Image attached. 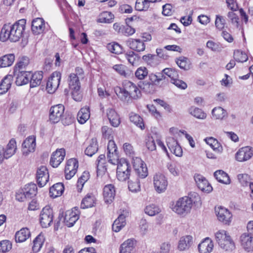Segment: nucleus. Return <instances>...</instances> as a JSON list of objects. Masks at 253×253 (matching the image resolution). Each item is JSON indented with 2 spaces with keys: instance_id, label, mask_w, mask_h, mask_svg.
Returning a JSON list of instances; mask_svg holds the SVG:
<instances>
[{
  "instance_id": "obj_18",
  "label": "nucleus",
  "mask_w": 253,
  "mask_h": 253,
  "mask_svg": "<svg viewBox=\"0 0 253 253\" xmlns=\"http://www.w3.org/2000/svg\"><path fill=\"white\" fill-rule=\"evenodd\" d=\"M103 198L105 203L110 204L113 202L116 195V188L114 185L109 184L103 188Z\"/></svg>"
},
{
  "instance_id": "obj_10",
  "label": "nucleus",
  "mask_w": 253,
  "mask_h": 253,
  "mask_svg": "<svg viewBox=\"0 0 253 253\" xmlns=\"http://www.w3.org/2000/svg\"><path fill=\"white\" fill-rule=\"evenodd\" d=\"M133 167L138 177L144 178L148 175V170L146 164L140 158L136 157L133 159Z\"/></svg>"
},
{
  "instance_id": "obj_44",
  "label": "nucleus",
  "mask_w": 253,
  "mask_h": 253,
  "mask_svg": "<svg viewBox=\"0 0 253 253\" xmlns=\"http://www.w3.org/2000/svg\"><path fill=\"white\" fill-rule=\"evenodd\" d=\"M28 199H31L37 194V187L35 184L30 183L25 185L23 189Z\"/></svg>"
},
{
  "instance_id": "obj_52",
  "label": "nucleus",
  "mask_w": 253,
  "mask_h": 253,
  "mask_svg": "<svg viewBox=\"0 0 253 253\" xmlns=\"http://www.w3.org/2000/svg\"><path fill=\"white\" fill-rule=\"evenodd\" d=\"M114 90L118 97L122 100H126L127 98L130 97L124 86L123 87L116 86Z\"/></svg>"
},
{
  "instance_id": "obj_9",
  "label": "nucleus",
  "mask_w": 253,
  "mask_h": 253,
  "mask_svg": "<svg viewBox=\"0 0 253 253\" xmlns=\"http://www.w3.org/2000/svg\"><path fill=\"white\" fill-rule=\"evenodd\" d=\"M64 106L61 104L52 106L49 111V120L52 123L59 122L63 116Z\"/></svg>"
},
{
  "instance_id": "obj_8",
  "label": "nucleus",
  "mask_w": 253,
  "mask_h": 253,
  "mask_svg": "<svg viewBox=\"0 0 253 253\" xmlns=\"http://www.w3.org/2000/svg\"><path fill=\"white\" fill-rule=\"evenodd\" d=\"M61 78V74L59 72H54L49 78L47 84L46 89L49 93H52L58 87L60 80Z\"/></svg>"
},
{
  "instance_id": "obj_30",
  "label": "nucleus",
  "mask_w": 253,
  "mask_h": 253,
  "mask_svg": "<svg viewBox=\"0 0 253 253\" xmlns=\"http://www.w3.org/2000/svg\"><path fill=\"white\" fill-rule=\"evenodd\" d=\"M135 240L129 239L124 242L121 246L120 253H133Z\"/></svg>"
},
{
  "instance_id": "obj_47",
  "label": "nucleus",
  "mask_w": 253,
  "mask_h": 253,
  "mask_svg": "<svg viewBox=\"0 0 253 253\" xmlns=\"http://www.w3.org/2000/svg\"><path fill=\"white\" fill-rule=\"evenodd\" d=\"M130 121L134 123L138 127H140L141 129L144 128V125L143 122L142 118L137 114L134 113H131L129 114Z\"/></svg>"
},
{
  "instance_id": "obj_7",
  "label": "nucleus",
  "mask_w": 253,
  "mask_h": 253,
  "mask_svg": "<svg viewBox=\"0 0 253 253\" xmlns=\"http://www.w3.org/2000/svg\"><path fill=\"white\" fill-rule=\"evenodd\" d=\"M153 184L155 189L159 193L165 191L168 186V181L166 176L162 173L157 172L154 175Z\"/></svg>"
},
{
  "instance_id": "obj_43",
  "label": "nucleus",
  "mask_w": 253,
  "mask_h": 253,
  "mask_svg": "<svg viewBox=\"0 0 253 253\" xmlns=\"http://www.w3.org/2000/svg\"><path fill=\"white\" fill-rule=\"evenodd\" d=\"M222 244H218L219 247L223 251L227 252H232L235 248V244L233 239L226 240L225 241L222 242Z\"/></svg>"
},
{
  "instance_id": "obj_5",
  "label": "nucleus",
  "mask_w": 253,
  "mask_h": 253,
  "mask_svg": "<svg viewBox=\"0 0 253 253\" xmlns=\"http://www.w3.org/2000/svg\"><path fill=\"white\" fill-rule=\"evenodd\" d=\"M16 150V143L14 139H11L5 147L0 145V165L2 164L4 159L11 157Z\"/></svg>"
},
{
  "instance_id": "obj_31",
  "label": "nucleus",
  "mask_w": 253,
  "mask_h": 253,
  "mask_svg": "<svg viewBox=\"0 0 253 253\" xmlns=\"http://www.w3.org/2000/svg\"><path fill=\"white\" fill-rule=\"evenodd\" d=\"M126 214H126H121L118 218L114 221L112 225V229L114 231L118 232L125 226Z\"/></svg>"
},
{
  "instance_id": "obj_25",
  "label": "nucleus",
  "mask_w": 253,
  "mask_h": 253,
  "mask_svg": "<svg viewBox=\"0 0 253 253\" xmlns=\"http://www.w3.org/2000/svg\"><path fill=\"white\" fill-rule=\"evenodd\" d=\"M193 243V238L190 235L181 237L178 243L177 249L180 251L188 250Z\"/></svg>"
},
{
  "instance_id": "obj_64",
  "label": "nucleus",
  "mask_w": 253,
  "mask_h": 253,
  "mask_svg": "<svg viewBox=\"0 0 253 253\" xmlns=\"http://www.w3.org/2000/svg\"><path fill=\"white\" fill-rule=\"evenodd\" d=\"M171 249V245L170 242H164L160 245V251L159 253H170Z\"/></svg>"
},
{
  "instance_id": "obj_42",
  "label": "nucleus",
  "mask_w": 253,
  "mask_h": 253,
  "mask_svg": "<svg viewBox=\"0 0 253 253\" xmlns=\"http://www.w3.org/2000/svg\"><path fill=\"white\" fill-rule=\"evenodd\" d=\"M15 57L12 54L5 55L0 58V67L10 66L14 61Z\"/></svg>"
},
{
  "instance_id": "obj_29",
  "label": "nucleus",
  "mask_w": 253,
  "mask_h": 253,
  "mask_svg": "<svg viewBox=\"0 0 253 253\" xmlns=\"http://www.w3.org/2000/svg\"><path fill=\"white\" fill-rule=\"evenodd\" d=\"M44 29V22L42 18H37L33 20L32 23V30L33 32L36 34H40L43 31Z\"/></svg>"
},
{
  "instance_id": "obj_46",
  "label": "nucleus",
  "mask_w": 253,
  "mask_h": 253,
  "mask_svg": "<svg viewBox=\"0 0 253 253\" xmlns=\"http://www.w3.org/2000/svg\"><path fill=\"white\" fill-rule=\"evenodd\" d=\"M44 241L43 235L40 234L33 241V251L37 253L40 251Z\"/></svg>"
},
{
  "instance_id": "obj_35",
  "label": "nucleus",
  "mask_w": 253,
  "mask_h": 253,
  "mask_svg": "<svg viewBox=\"0 0 253 253\" xmlns=\"http://www.w3.org/2000/svg\"><path fill=\"white\" fill-rule=\"evenodd\" d=\"M12 78L13 77L11 75H8L6 76L1 81L0 84V94L6 92L10 88Z\"/></svg>"
},
{
  "instance_id": "obj_34",
  "label": "nucleus",
  "mask_w": 253,
  "mask_h": 253,
  "mask_svg": "<svg viewBox=\"0 0 253 253\" xmlns=\"http://www.w3.org/2000/svg\"><path fill=\"white\" fill-rule=\"evenodd\" d=\"M90 117L89 109L87 107L82 108L77 115V119L79 123L84 124Z\"/></svg>"
},
{
  "instance_id": "obj_23",
  "label": "nucleus",
  "mask_w": 253,
  "mask_h": 253,
  "mask_svg": "<svg viewBox=\"0 0 253 253\" xmlns=\"http://www.w3.org/2000/svg\"><path fill=\"white\" fill-rule=\"evenodd\" d=\"M242 247L247 252L253 251V237L249 234L244 233L240 238Z\"/></svg>"
},
{
  "instance_id": "obj_32",
  "label": "nucleus",
  "mask_w": 253,
  "mask_h": 253,
  "mask_svg": "<svg viewBox=\"0 0 253 253\" xmlns=\"http://www.w3.org/2000/svg\"><path fill=\"white\" fill-rule=\"evenodd\" d=\"M98 150V145L96 138L91 139L87 147L86 148L84 153L85 155L91 157L95 154Z\"/></svg>"
},
{
  "instance_id": "obj_14",
  "label": "nucleus",
  "mask_w": 253,
  "mask_h": 253,
  "mask_svg": "<svg viewBox=\"0 0 253 253\" xmlns=\"http://www.w3.org/2000/svg\"><path fill=\"white\" fill-rule=\"evenodd\" d=\"M36 146V137L34 135L29 136L22 143V151L23 154L27 156L30 153L34 152Z\"/></svg>"
},
{
  "instance_id": "obj_57",
  "label": "nucleus",
  "mask_w": 253,
  "mask_h": 253,
  "mask_svg": "<svg viewBox=\"0 0 253 253\" xmlns=\"http://www.w3.org/2000/svg\"><path fill=\"white\" fill-rule=\"evenodd\" d=\"M160 212L159 208L154 204L148 205L145 209V212L150 216H154Z\"/></svg>"
},
{
  "instance_id": "obj_16",
  "label": "nucleus",
  "mask_w": 253,
  "mask_h": 253,
  "mask_svg": "<svg viewBox=\"0 0 253 253\" xmlns=\"http://www.w3.org/2000/svg\"><path fill=\"white\" fill-rule=\"evenodd\" d=\"M253 156V150L249 146L240 148L235 154L236 160L240 162L247 161Z\"/></svg>"
},
{
  "instance_id": "obj_20",
  "label": "nucleus",
  "mask_w": 253,
  "mask_h": 253,
  "mask_svg": "<svg viewBox=\"0 0 253 253\" xmlns=\"http://www.w3.org/2000/svg\"><path fill=\"white\" fill-rule=\"evenodd\" d=\"M167 144L169 150L172 153L177 157L182 156V148L176 139L173 137H168L167 139Z\"/></svg>"
},
{
  "instance_id": "obj_51",
  "label": "nucleus",
  "mask_w": 253,
  "mask_h": 253,
  "mask_svg": "<svg viewBox=\"0 0 253 253\" xmlns=\"http://www.w3.org/2000/svg\"><path fill=\"white\" fill-rule=\"evenodd\" d=\"M237 177L239 182L243 186H247L249 185L250 187L251 184H253L251 182V179L250 175L246 173L239 174L238 175Z\"/></svg>"
},
{
  "instance_id": "obj_48",
  "label": "nucleus",
  "mask_w": 253,
  "mask_h": 253,
  "mask_svg": "<svg viewBox=\"0 0 253 253\" xmlns=\"http://www.w3.org/2000/svg\"><path fill=\"white\" fill-rule=\"evenodd\" d=\"M189 113L199 119H205L206 118V114L201 109L198 108L191 107L189 109Z\"/></svg>"
},
{
  "instance_id": "obj_63",
  "label": "nucleus",
  "mask_w": 253,
  "mask_h": 253,
  "mask_svg": "<svg viewBox=\"0 0 253 253\" xmlns=\"http://www.w3.org/2000/svg\"><path fill=\"white\" fill-rule=\"evenodd\" d=\"M188 197L189 199L191 201V205L192 206L193 204L197 206L201 205V198L198 193L196 192L191 193Z\"/></svg>"
},
{
  "instance_id": "obj_38",
  "label": "nucleus",
  "mask_w": 253,
  "mask_h": 253,
  "mask_svg": "<svg viewBox=\"0 0 253 253\" xmlns=\"http://www.w3.org/2000/svg\"><path fill=\"white\" fill-rule=\"evenodd\" d=\"M114 15L109 11H104L101 13L97 18L98 23H111L113 21Z\"/></svg>"
},
{
  "instance_id": "obj_53",
  "label": "nucleus",
  "mask_w": 253,
  "mask_h": 253,
  "mask_svg": "<svg viewBox=\"0 0 253 253\" xmlns=\"http://www.w3.org/2000/svg\"><path fill=\"white\" fill-rule=\"evenodd\" d=\"M163 73L170 79V82L179 78L177 71L173 68H166L163 70Z\"/></svg>"
},
{
  "instance_id": "obj_15",
  "label": "nucleus",
  "mask_w": 253,
  "mask_h": 253,
  "mask_svg": "<svg viewBox=\"0 0 253 253\" xmlns=\"http://www.w3.org/2000/svg\"><path fill=\"white\" fill-rule=\"evenodd\" d=\"M78 166V162L76 159H70L67 161L65 168L66 179H70L73 177L77 172Z\"/></svg>"
},
{
  "instance_id": "obj_39",
  "label": "nucleus",
  "mask_w": 253,
  "mask_h": 253,
  "mask_svg": "<svg viewBox=\"0 0 253 253\" xmlns=\"http://www.w3.org/2000/svg\"><path fill=\"white\" fill-rule=\"evenodd\" d=\"M214 176L218 181L220 183L229 184L230 179L228 175L222 170H218L214 173Z\"/></svg>"
},
{
  "instance_id": "obj_36",
  "label": "nucleus",
  "mask_w": 253,
  "mask_h": 253,
  "mask_svg": "<svg viewBox=\"0 0 253 253\" xmlns=\"http://www.w3.org/2000/svg\"><path fill=\"white\" fill-rule=\"evenodd\" d=\"M42 78V71L36 72L32 75L31 74L30 80L29 81L30 87H35L40 85Z\"/></svg>"
},
{
  "instance_id": "obj_49",
  "label": "nucleus",
  "mask_w": 253,
  "mask_h": 253,
  "mask_svg": "<svg viewBox=\"0 0 253 253\" xmlns=\"http://www.w3.org/2000/svg\"><path fill=\"white\" fill-rule=\"evenodd\" d=\"M128 188L131 192L136 193L140 191V184L139 180L135 178L134 180H129L128 182Z\"/></svg>"
},
{
  "instance_id": "obj_41",
  "label": "nucleus",
  "mask_w": 253,
  "mask_h": 253,
  "mask_svg": "<svg viewBox=\"0 0 253 253\" xmlns=\"http://www.w3.org/2000/svg\"><path fill=\"white\" fill-rule=\"evenodd\" d=\"M95 198L92 194H87L82 200L81 208H89L93 207L95 204Z\"/></svg>"
},
{
  "instance_id": "obj_62",
  "label": "nucleus",
  "mask_w": 253,
  "mask_h": 253,
  "mask_svg": "<svg viewBox=\"0 0 253 253\" xmlns=\"http://www.w3.org/2000/svg\"><path fill=\"white\" fill-rule=\"evenodd\" d=\"M225 20L221 16L217 15L215 21V25L216 28L221 31L223 29L225 25Z\"/></svg>"
},
{
  "instance_id": "obj_40",
  "label": "nucleus",
  "mask_w": 253,
  "mask_h": 253,
  "mask_svg": "<svg viewBox=\"0 0 253 253\" xmlns=\"http://www.w3.org/2000/svg\"><path fill=\"white\" fill-rule=\"evenodd\" d=\"M215 238L218 244H222L226 240L231 239V237L227 231L224 230H219L215 233Z\"/></svg>"
},
{
  "instance_id": "obj_58",
  "label": "nucleus",
  "mask_w": 253,
  "mask_h": 253,
  "mask_svg": "<svg viewBox=\"0 0 253 253\" xmlns=\"http://www.w3.org/2000/svg\"><path fill=\"white\" fill-rule=\"evenodd\" d=\"M29 63V58L27 57H23L16 65L14 69H17V70L20 71H25L24 69L28 65Z\"/></svg>"
},
{
  "instance_id": "obj_4",
  "label": "nucleus",
  "mask_w": 253,
  "mask_h": 253,
  "mask_svg": "<svg viewBox=\"0 0 253 253\" xmlns=\"http://www.w3.org/2000/svg\"><path fill=\"white\" fill-rule=\"evenodd\" d=\"M130 166L129 163L125 159H121L118 164L117 177L120 181H125L130 175Z\"/></svg>"
},
{
  "instance_id": "obj_33",
  "label": "nucleus",
  "mask_w": 253,
  "mask_h": 253,
  "mask_svg": "<svg viewBox=\"0 0 253 253\" xmlns=\"http://www.w3.org/2000/svg\"><path fill=\"white\" fill-rule=\"evenodd\" d=\"M31 235L30 232L28 228H23L15 234V241L21 243L25 241Z\"/></svg>"
},
{
  "instance_id": "obj_28",
  "label": "nucleus",
  "mask_w": 253,
  "mask_h": 253,
  "mask_svg": "<svg viewBox=\"0 0 253 253\" xmlns=\"http://www.w3.org/2000/svg\"><path fill=\"white\" fill-rule=\"evenodd\" d=\"M97 174L103 175L107 171V163L106 161L105 156L101 154L99 156L96 160Z\"/></svg>"
},
{
  "instance_id": "obj_3",
  "label": "nucleus",
  "mask_w": 253,
  "mask_h": 253,
  "mask_svg": "<svg viewBox=\"0 0 253 253\" xmlns=\"http://www.w3.org/2000/svg\"><path fill=\"white\" fill-rule=\"evenodd\" d=\"M68 82L73 98L76 101H80L82 96L80 92L81 85L79 77L75 73H71L69 76Z\"/></svg>"
},
{
  "instance_id": "obj_56",
  "label": "nucleus",
  "mask_w": 253,
  "mask_h": 253,
  "mask_svg": "<svg viewBox=\"0 0 253 253\" xmlns=\"http://www.w3.org/2000/svg\"><path fill=\"white\" fill-rule=\"evenodd\" d=\"M107 48L110 52L115 54L121 53L123 50L122 46L116 42L108 44Z\"/></svg>"
},
{
  "instance_id": "obj_22",
  "label": "nucleus",
  "mask_w": 253,
  "mask_h": 253,
  "mask_svg": "<svg viewBox=\"0 0 253 253\" xmlns=\"http://www.w3.org/2000/svg\"><path fill=\"white\" fill-rule=\"evenodd\" d=\"M123 85L126 88V91L127 92L130 97L136 99L140 95V91L136 85L132 82L125 81L123 83Z\"/></svg>"
},
{
  "instance_id": "obj_24",
  "label": "nucleus",
  "mask_w": 253,
  "mask_h": 253,
  "mask_svg": "<svg viewBox=\"0 0 253 253\" xmlns=\"http://www.w3.org/2000/svg\"><path fill=\"white\" fill-rule=\"evenodd\" d=\"M126 45L132 50L137 52H142L145 49V44L140 39H129L126 42Z\"/></svg>"
},
{
  "instance_id": "obj_17",
  "label": "nucleus",
  "mask_w": 253,
  "mask_h": 253,
  "mask_svg": "<svg viewBox=\"0 0 253 253\" xmlns=\"http://www.w3.org/2000/svg\"><path fill=\"white\" fill-rule=\"evenodd\" d=\"M49 175L46 167L42 166L39 167L37 171V180L39 186H44L48 180Z\"/></svg>"
},
{
  "instance_id": "obj_45",
  "label": "nucleus",
  "mask_w": 253,
  "mask_h": 253,
  "mask_svg": "<svg viewBox=\"0 0 253 253\" xmlns=\"http://www.w3.org/2000/svg\"><path fill=\"white\" fill-rule=\"evenodd\" d=\"M211 114L215 119L222 120L227 116V111L221 107H214Z\"/></svg>"
},
{
  "instance_id": "obj_11",
  "label": "nucleus",
  "mask_w": 253,
  "mask_h": 253,
  "mask_svg": "<svg viewBox=\"0 0 253 253\" xmlns=\"http://www.w3.org/2000/svg\"><path fill=\"white\" fill-rule=\"evenodd\" d=\"M80 211L78 208H74L65 212L64 223L69 227L73 226L79 218Z\"/></svg>"
},
{
  "instance_id": "obj_55",
  "label": "nucleus",
  "mask_w": 253,
  "mask_h": 253,
  "mask_svg": "<svg viewBox=\"0 0 253 253\" xmlns=\"http://www.w3.org/2000/svg\"><path fill=\"white\" fill-rule=\"evenodd\" d=\"M148 75V69L145 67H139L135 72V76L138 80L144 79Z\"/></svg>"
},
{
  "instance_id": "obj_6",
  "label": "nucleus",
  "mask_w": 253,
  "mask_h": 253,
  "mask_svg": "<svg viewBox=\"0 0 253 253\" xmlns=\"http://www.w3.org/2000/svg\"><path fill=\"white\" fill-rule=\"evenodd\" d=\"M53 219L52 209L48 206L44 207L40 215V224L43 228L49 226Z\"/></svg>"
},
{
  "instance_id": "obj_2",
  "label": "nucleus",
  "mask_w": 253,
  "mask_h": 253,
  "mask_svg": "<svg viewBox=\"0 0 253 253\" xmlns=\"http://www.w3.org/2000/svg\"><path fill=\"white\" fill-rule=\"evenodd\" d=\"M191 208V201L188 197H183L179 199L171 206V209L173 211L182 216H184L190 212Z\"/></svg>"
},
{
  "instance_id": "obj_54",
  "label": "nucleus",
  "mask_w": 253,
  "mask_h": 253,
  "mask_svg": "<svg viewBox=\"0 0 253 253\" xmlns=\"http://www.w3.org/2000/svg\"><path fill=\"white\" fill-rule=\"evenodd\" d=\"M156 139L152 136H148L145 139V145L147 148L151 151H153L156 149V145L155 140Z\"/></svg>"
},
{
  "instance_id": "obj_13",
  "label": "nucleus",
  "mask_w": 253,
  "mask_h": 253,
  "mask_svg": "<svg viewBox=\"0 0 253 253\" xmlns=\"http://www.w3.org/2000/svg\"><path fill=\"white\" fill-rule=\"evenodd\" d=\"M14 76L15 83L18 86L26 84L29 82L31 73L26 71H20L14 69Z\"/></svg>"
},
{
  "instance_id": "obj_19",
  "label": "nucleus",
  "mask_w": 253,
  "mask_h": 253,
  "mask_svg": "<svg viewBox=\"0 0 253 253\" xmlns=\"http://www.w3.org/2000/svg\"><path fill=\"white\" fill-rule=\"evenodd\" d=\"M194 179L198 187L201 191L207 193L212 191V188L211 186L203 175L196 174L194 176Z\"/></svg>"
},
{
  "instance_id": "obj_60",
  "label": "nucleus",
  "mask_w": 253,
  "mask_h": 253,
  "mask_svg": "<svg viewBox=\"0 0 253 253\" xmlns=\"http://www.w3.org/2000/svg\"><path fill=\"white\" fill-rule=\"evenodd\" d=\"M12 244L8 240L0 242V253H5L11 249Z\"/></svg>"
},
{
  "instance_id": "obj_37",
  "label": "nucleus",
  "mask_w": 253,
  "mask_h": 253,
  "mask_svg": "<svg viewBox=\"0 0 253 253\" xmlns=\"http://www.w3.org/2000/svg\"><path fill=\"white\" fill-rule=\"evenodd\" d=\"M64 190V187L62 183H57L50 188V196L53 198H56L61 196Z\"/></svg>"
},
{
  "instance_id": "obj_21",
  "label": "nucleus",
  "mask_w": 253,
  "mask_h": 253,
  "mask_svg": "<svg viewBox=\"0 0 253 253\" xmlns=\"http://www.w3.org/2000/svg\"><path fill=\"white\" fill-rule=\"evenodd\" d=\"M65 154V151L64 149H57L51 155L50 160V165L53 168H57L63 161Z\"/></svg>"
},
{
  "instance_id": "obj_26",
  "label": "nucleus",
  "mask_w": 253,
  "mask_h": 253,
  "mask_svg": "<svg viewBox=\"0 0 253 253\" xmlns=\"http://www.w3.org/2000/svg\"><path fill=\"white\" fill-rule=\"evenodd\" d=\"M213 248V242L208 237L204 239L198 245V249L200 253H210L212 252Z\"/></svg>"
},
{
  "instance_id": "obj_50",
  "label": "nucleus",
  "mask_w": 253,
  "mask_h": 253,
  "mask_svg": "<svg viewBox=\"0 0 253 253\" xmlns=\"http://www.w3.org/2000/svg\"><path fill=\"white\" fill-rule=\"evenodd\" d=\"M150 7V3L146 0H136L135 8L138 11H147Z\"/></svg>"
},
{
  "instance_id": "obj_1",
  "label": "nucleus",
  "mask_w": 253,
  "mask_h": 253,
  "mask_svg": "<svg viewBox=\"0 0 253 253\" xmlns=\"http://www.w3.org/2000/svg\"><path fill=\"white\" fill-rule=\"evenodd\" d=\"M26 21L20 19L13 24H4L0 31V40L2 42L9 40L12 42H18L23 36L25 30Z\"/></svg>"
},
{
  "instance_id": "obj_61",
  "label": "nucleus",
  "mask_w": 253,
  "mask_h": 253,
  "mask_svg": "<svg viewBox=\"0 0 253 253\" xmlns=\"http://www.w3.org/2000/svg\"><path fill=\"white\" fill-rule=\"evenodd\" d=\"M157 58L156 55L151 54H148L142 56L143 60L151 66L155 64V61L157 60Z\"/></svg>"
},
{
  "instance_id": "obj_27",
  "label": "nucleus",
  "mask_w": 253,
  "mask_h": 253,
  "mask_svg": "<svg viewBox=\"0 0 253 253\" xmlns=\"http://www.w3.org/2000/svg\"><path fill=\"white\" fill-rule=\"evenodd\" d=\"M107 116L111 125L114 127H118L121 123L120 118L116 111L109 108L106 111Z\"/></svg>"
},
{
  "instance_id": "obj_59",
  "label": "nucleus",
  "mask_w": 253,
  "mask_h": 253,
  "mask_svg": "<svg viewBox=\"0 0 253 253\" xmlns=\"http://www.w3.org/2000/svg\"><path fill=\"white\" fill-rule=\"evenodd\" d=\"M102 136L104 138L112 140L113 138L114 132L112 128L104 126L101 128Z\"/></svg>"
},
{
  "instance_id": "obj_12",
  "label": "nucleus",
  "mask_w": 253,
  "mask_h": 253,
  "mask_svg": "<svg viewBox=\"0 0 253 253\" xmlns=\"http://www.w3.org/2000/svg\"><path fill=\"white\" fill-rule=\"evenodd\" d=\"M215 211L218 219L225 224L229 225L232 215L229 210L223 207L215 208Z\"/></svg>"
}]
</instances>
